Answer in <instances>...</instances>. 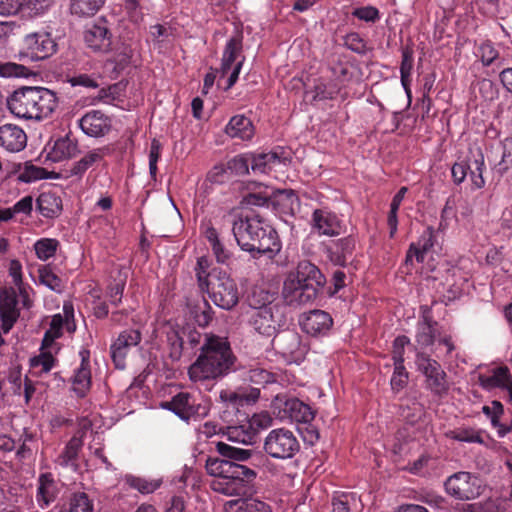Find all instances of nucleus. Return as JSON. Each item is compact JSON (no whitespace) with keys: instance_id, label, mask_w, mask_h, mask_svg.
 <instances>
[{"instance_id":"nucleus-1","label":"nucleus","mask_w":512,"mask_h":512,"mask_svg":"<svg viewBox=\"0 0 512 512\" xmlns=\"http://www.w3.org/2000/svg\"><path fill=\"white\" fill-rule=\"evenodd\" d=\"M236 362L229 342L222 337L205 336L200 348V354L188 369V375L193 382L215 380L229 374Z\"/></svg>"},{"instance_id":"nucleus-2","label":"nucleus","mask_w":512,"mask_h":512,"mask_svg":"<svg viewBox=\"0 0 512 512\" xmlns=\"http://www.w3.org/2000/svg\"><path fill=\"white\" fill-rule=\"evenodd\" d=\"M232 232L242 250L256 252L273 258L281 245L277 232L259 216L239 218L233 221Z\"/></svg>"},{"instance_id":"nucleus-3","label":"nucleus","mask_w":512,"mask_h":512,"mask_svg":"<svg viewBox=\"0 0 512 512\" xmlns=\"http://www.w3.org/2000/svg\"><path fill=\"white\" fill-rule=\"evenodd\" d=\"M7 106L18 118L41 120L52 115L58 106V98L50 89L23 86L7 98Z\"/></svg>"},{"instance_id":"nucleus-4","label":"nucleus","mask_w":512,"mask_h":512,"mask_svg":"<svg viewBox=\"0 0 512 512\" xmlns=\"http://www.w3.org/2000/svg\"><path fill=\"white\" fill-rule=\"evenodd\" d=\"M205 467L209 475L216 477L211 482V489L227 496L244 495L247 484L257 476L255 470L225 458L209 457Z\"/></svg>"},{"instance_id":"nucleus-5","label":"nucleus","mask_w":512,"mask_h":512,"mask_svg":"<svg viewBox=\"0 0 512 512\" xmlns=\"http://www.w3.org/2000/svg\"><path fill=\"white\" fill-rule=\"evenodd\" d=\"M325 283V276L317 266L309 261H302L296 272L290 273L284 281L282 296L290 306L309 304L317 298Z\"/></svg>"},{"instance_id":"nucleus-6","label":"nucleus","mask_w":512,"mask_h":512,"mask_svg":"<svg viewBox=\"0 0 512 512\" xmlns=\"http://www.w3.org/2000/svg\"><path fill=\"white\" fill-rule=\"evenodd\" d=\"M260 296L263 297V302L257 300L256 293L250 298V306L255 309L250 323L260 335L274 337L278 328L285 323L284 314L281 307L273 303V296L269 292L261 291Z\"/></svg>"},{"instance_id":"nucleus-7","label":"nucleus","mask_w":512,"mask_h":512,"mask_svg":"<svg viewBox=\"0 0 512 512\" xmlns=\"http://www.w3.org/2000/svg\"><path fill=\"white\" fill-rule=\"evenodd\" d=\"M162 409L173 412L179 419L185 423L197 421L208 416L210 406L205 401L197 399L188 392H179L171 400L160 403Z\"/></svg>"},{"instance_id":"nucleus-8","label":"nucleus","mask_w":512,"mask_h":512,"mask_svg":"<svg viewBox=\"0 0 512 512\" xmlns=\"http://www.w3.org/2000/svg\"><path fill=\"white\" fill-rule=\"evenodd\" d=\"M263 449L273 459L288 460L300 451V442L293 431L277 428L267 434Z\"/></svg>"},{"instance_id":"nucleus-9","label":"nucleus","mask_w":512,"mask_h":512,"mask_svg":"<svg viewBox=\"0 0 512 512\" xmlns=\"http://www.w3.org/2000/svg\"><path fill=\"white\" fill-rule=\"evenodd\" d=\"M210 299L218 307L230 310L239 301V292L235 281L226 273L213 271L206 283Z\"/></svg>"},{"instance_id":"nucleus-10","label":"nucleus","mask_w":512,"mask_h":512,"mask_svg":"<svg viewBox=\"0 0 512 512\" xmlns=\"http://www.w3.org/2000/svg\"><path fill=\"white\" fill-rule=\"evenodd\" d=\"M56 43L45 31L28 33L21 41L18 52L20 61L34 62L50 57L56 51Z\"/></svg>"},{"instance_id":"nucleus-11","label":"nucleus","mask_w":512,"mask_h":512,"mask_svg":"<svg viewBox=\"0 0 512 512\" xmlns=\"http://www.w3.org/2000/svg\"><path fill=\"white\" fill-rule=\"evenodd\" d=\"M415 363L418 370L425 376L426 387L436 395L447 393L449 385L447 374L440 363L432 359L428 354L418 352Z\"/></svg>"},{"instance_id":"nucleus-12","label":"nucleus","mask_w":512,"mask_h":512,"mask_svg":"<svg viewBox=\"0 0 512 512\" xmlns=\"http://www.w3.org/2000/svg\"><path fill=\"white\" fill-rule=\"evenodd\" d=\"M481 480L478 476L465 471L457 472L445 481L446 492L462 501L473 500L482 493Z\"/></svg>"},{"instance_id":"nucleus-13","label":"nucleus","mask_w":512,"mask_h":512,"mask_svg":"<svg viewBox=\"0 0 512 512\" xmlns=\"http://www.w3.org/2000/svg\"><path fill=\"white\" fill-rule=\"evenodd\" d=\"M273 349L284 358L299 361L304 358L307 349L301 342V336L293 330H284L272 339Z\"/></svg>"},{"instance_id":"nucleus-14","label":"nucleus","mask_w":512,"mask_h":512,"mask_svg":"<svg viewBox=\"0 0 512 512\" xmlns=\"http://www.w3.org/2000/svg\"><path fill=\"white\" fill-rule=\"evenodd\" d=\"M141 341V334L138 330H125L121 332L115 342L111 345V357L118 369L126 367V357L132 347L137 346Z\"/></svg>"},{"instance_id":"nucleus-15","label":"nucleus","mask_w":512,"mask_h":512,"mask_svg":"<svg viewBox=\"0 0 512 512\" xmlns=\"http://www.w3.org/2000/svg\"><path fill=\"white\" fill-rule=\"evenodd\" d=\"M302 330L311 336L326 335L333 326L331 315L323 310H312L300 317Z\"/></svg>"},{"instance_id":"nucleus-16","label":"nucleus","mask_w":512,"mask_h":512,"mask_svg":"<svg viewBox=\"0 0 512 512\" xmlns=\"http://www.w3.org/2000/svg\"><path fill=\"white\" fill-rule=\"evenodd\" d=\"M81 130L90 137H103L111 130L110 118L100 110L87 112L79 120Z\"/></svg>"},{"instance_id":"nucleus-17","label":"nucleus","mask_w":512,"mask_h":512,"mask_svg":"<svg viewBox=\"0 0 512 512\" xmlns=\"http://www.w3.org/2000/svg\"><path fill=\"white\" fill-rule=\"evenodd\" d=\"M111 36L105 23L93 24L85 30L84 41L94 52L106 53L111 50Z\"/></svg>"},{"instance_id":"nucleus-18","label":"nucleus","mask_w":512,"mask_h":512,"mask_svg":"<svg viewBox=\"0 0 512 512\" xmlns=\"http://www.w3.org/2000/svg\"><path fill=\"white\" fill-rule=\"evenodd\" d=\"M27 135L22 128L14 124L0 126V146L10 152H19L26 147Z\"/></svg>"},{"instance_id":"nucleus-19","label":"nucleus","mask_w":512,"mask_h":512,"mask_svg":"<svg viewBox=\"0 0 512 512\" xmlns=\"http://www.w3.org/2000/svg\"><path fill=\"white\" fill-rule=\"evenodd\" d=\"M85 427L79 430L73 437L68 441L64 450L55 460L56 464L61 467H73L74 470H77L78 464V454L83 447V437L85 435Z\"/></svg>"},{"instance_id":"nucleus-20","label":"nucleus","mask_w":512,"mask_h":512,"mask_svg":"<svg viewBox=\"0 0 512 512\" xmlns=\"http://www.w3.org/2000/svg\"><path fill=\"white\" fill-rule=\"evenodd\" d=\"M260 396L258 388L251 389L250 392L242 390L223 389L219 393L221 403L233 409H239L245 404L255 403Z\"/></svg>"},{"instance_id":"nucleus-21","label":"nucleus","mask_w":512,"mask_h":512,"mask_svg":"<svg viewBox=\"0 0 512 512\" xmlns=\"http://www.w3.org/2000/svg\"><path fill=\"white\" fill-rule=\"evenodd\" d=\"M355 239L351 236L332 241L327 247L329 259L339 266H345L352 257Z\"/></svg>"},{"instance_id":"nucleus-22","label":"nucleus","mask_w":512,"mask_h":512,"mask_svg":"<svg viewBox=\"0 0 512 512\" xmlns=\"http://www.w3.org/2000/svg\"><path fill=\"white\" fill-rule=\"evenodd\" d=\"M282 409L285 415L295 422L307 423L315 417V412L311 407L297 398L286 399Z\"/></svg>"},{"instance_id":"nucleus-23","label":"nucleus","mask_w":512,"mask_h":512,"mask_svg":"<svg viewBox=\"0 0 512 512\" xmlns=\"http://www.w3.org/2000/svg\"><path fill=\"white\" fill-rule=\"evenodd\" d=\"M313 227L323 235L334 236L340 233V222L336 215L317 209L313 213Z\"/></svg>"},{"instance_id":"nucleus-24","label":"nucleus","mask_w":512,"mask_h":512,"mask_svg":"<svg viewBox=\"0 0 512 512\" xmlns=\"http://www.w3.org/2000/svg\"><path fill=\"white\" fill-rule=\"evenodd\" d=\"M434 245V231L431 227H428L423 234L420 236L417 243H411L406 254V264L413 261V257L416 258L417 262H424L425 254Z\"/></svg>"},{"instance_id":"nucleus-25","label":"nucleus","mask_w":512,"mask_h":512,"mask_svg":"<svg viewBox=\"0 0 512 512\" xmlns=\"http://www.w3.org/2000/svg\"><path fill=\"white\" fill-rule=\"evenodd\" d=\"M82 361L80 367L77 369L73 380V390L79 397H84L91 386V372L89 368V353L82 351Z\"/></svg>"},{"instance_id":"nucleus-26","label":"nucleus","mask_w":512,"mask_h":512,"mask_svg":"<svg viewBox=\"0 0 512 512\" xmlns=\"http://www.w3.org/2000/svg\"><path fill=\"white\" fill-rule=\"evenodd\" d=\"M225 132L231 138L250 140L254 135V126L249 118L244 115H236L230 119Z\"/></svg>"},{"instance_id":"nucleus-27","label":"nucleus","mask_w":512,"mask_h":512,"mask_svg":"<svg viewBox=\"0 0 512 512\" xmlns=\"http://www.w3.org/2000/svg\"><path fill=\"white\" fill-rule=\"evenodd\" d=\"M17 300L14 296L5 295L0 297V317L1 329L4 333H8L19 317L16 308Z\"/></svg>"},{"instance_id":"nucleus-28","label":"nucleus","mask_w":512,"mask_h":512,"mask_svg":"<svg viewBox=\"0 0 512 512\" xmlns=\"http://www.w3.org/2000/svg\"><path fill=\"white\" fill-rule=\"evenodd\" d=\"M37 209L46 218H55L62 211V200L52 192H43L37 198Z\"/></svg>"},{"instance_id":"nucleus-29","label":"nucleus","mask_w":512,"mask_h":512,"mask_svg":"<svg viewBox=\"0 0 512 512\" xmlns=\"http://www.w3.org/2000/svg\"><path fill=\"white\" fill-rule=\"evenodd\" d=\"M511 377L510 370L507 366L496 367L489 376L480 374L478 376L479 384L486 390L494 388L503 389L507 385V381Z\"/></svg>"},{"instance_id":"nucleus-30","label":"nucleus","mask_w":512,"mask_h":512,"mask_svg":"<svg viewBox=\"0 0 512 512\" xmlns=\"http://www.w3.org/2000/svg\"><path fill=\"white\" fill-rule=\"evenodd\" d=\"M470 155L468 171L470 172L472 188L480 189L485 185L483 178L484 155L480 148L470 150Z\"/></svg>"},{"instance_id":"nucleus-31","label":"nucleus","mask_w":512,"mask_h":512,"mask_svg":"<svg viewBox=\"0 0 512 512\" xmlns=\"http://www.w3.org/2000/svg\"><path fill=\"white\" fill-rule=\"evenodd\" d=\"M108 152H109L108 147L97 148V149H94V150L88 152L79 161L75 162L72 165V167L70 169L71 175L72 176H82L95 163H99L100 161H102L103 157Z\"/></svg>"},{"instance_id":"nucleus-32","label":"nucleus","mask_w":512,"mask_h":512,"mask_svg":"<svg viewBox=\"0 0 512 512\" xmlns=\"http://www.w3.org/2000/svg\"><path fill=\"white\" fill-rule=\"evenodd\" d=\"M241 52L242 38L240 36H234L230 38L225 46L221 67L219 69L222 77L229 72V70L232 67V64L236 61L237 57L240 55Z\"/></svg>"},{"instance_id":"nucleus-33","label":"nucleus","mask_w":512,"mask_h":512,"mask_svg":"<svg viewBox=\"0 0 512 512\" xmlns=\"http://www.w3.org/2000/svg\"><path fill=\"white\" fill-rule=\"evenodd\" d=\"M52 153L56 161L75 157L79 153L78 142L67 135L55 142Z\"/></svg>"},{"instance_id":"nucleus-34","label":"nucleus","mask_w":512,"mask_h":512,"mask_svg":"<svg viewBox=\"0 0 512 512\" xmlns=\"http://www.w3.org/2000/svg\"><path fill=\"white\" fill-rule=\"evenodd\" d=\"M105 3V0H71L70 12L79 18L94 16Z\"/></svg>"},{"instance_id":"nucleus-35","label":"nucleus","mask_w":512,"mask_h":512,"mask_svg":"<svg viewBox=\"0 0 512 512\" xmlns=\"http://www.w3.org/2000/svg\"><path fill=\"white\" fill-rule=\"evenodd\" d=\"M251 169L254 173H267L275 163L280 162L276 152L258 153L249 155Z\"/></svg>"},{"instance_id":"nucleus-36","label":"nucleus","mask_w":512,"mask_h":512,"mask_svg":"<svg viewBox=\"0 0 512 512\" xmlns=\"http://www.w3.org/2000/svg\"><path fill=\"white\" fill-rule=\"evenodd\" d=\"M131 57L132 49L121 43L116 47L112 56L107 59L106 65H112L113 71L119 73L129 65Z\"/></svg>"},{"instance_id":"nucleus-37","label":"nucleus","mask_w":512,"mask_h":512,"mask_svg":"<svg viewBox=\"0 0 512 512\" xmlns=\"http://www.w3.org/2000/svg\"><path fill=\"white\" fill-rule=\"evenodd\" d=\"M216 450L226 460L236 463L247 461L253 454L252 450L237 448L224 442H218L216 444Z\"/></svg>"},{"instance_id":"nucleus-38","label":"nucleus","mask_w":512,"mask_h":512,"mask_svg":"<svg viewBox=\"0 0 512 512\" xmlns=\"http://www.w3.org/2000/svg\"><path fill=\"white\" fill-rule=\"evenodd\" d=\"M332 506L333 512H353L362 505L354 493H339L333 497Z\"/></svg>"},{"instance_id":"nucleus-39","label":"nucleus","mask_w":512,"mask_h":512,"mask_svg":"<svg viewBox=\"0 0 512 512\" xmlns=\"http://www.w3.org/2000/svg\"><path fill=\"white\" fill-rule=\"evenodd\" d=\"M167 343L169 346V358L173 362L179 361L183 355V352L187 349V347H185V343L180 330L171 328L167 332Z\"/></svg>"},{"instance_id":"nucleus-40","label":"nucleus","mask_w":512,"mask_h":512,"mask_svg":"<svg viewBox=\"0 0 512 512\" xmlns=\"http://www.w3.org/2000/svg\"><path fill=\"white\" fill-rule=\"evenodd\" d=\"M39 281L52 291L61 293L64 290V281L56 273L53 272L49 265L39 268Z\"/></svg>"},{"instance_id":"nucleus-41","label":"nucleus","mask_w":512,"mask_h":512,"mask_svg":"<svg viewBox=\"0 0 512 512\" xmlns=\"http://www.w3.org/2000/svg\"><path fill=\"white\" fill-rule=\"evenodd\" d=\"M93 503L85 493H75L60 512H92Z\"/></svg>"},{"instance_id":"nucleus-42","label":"nucleus","mask_w":512,"mask_h":512,"mask_svg":"<svg viewBox=\"0 0 512 512\" xmlns=\"http://www.w3.org/2000/svg\"><path fill=\"white\" fill-rule=\"evenodd\" d=\"M226 505L233 507L238 505L241 512H272L271 507L263 501L256 499H237L231 500Z\"/></svg>"},{"instance_id":"nucleus-43","label":"nucleus","mask_w":512,"mask_h":512,"mask_svg":"<svg viewBox=\"0 0 512 512\" xmlns=\"http://www.w3.org/2000/svg\"><path fill=\"white\" fill-rule=\"evenodd\" d=\"M423 414V406L416 400L400 406V417L409 424H415L420 421Z\"/></svg>"},{"instance_id":"nucleus-44","label":"nucleus","mask_w":512,"mask_h":512,"mask_svg":"<svg viewBox=\"0 0 512 512\" xmlns=\"http://www.w3.org/2000/svg\"><path fill=\"white\" fill-rule=\"evenodd\" d=\"M180 333L184 340L185 347H187V349L190 348L191 350H194L198 346L201 347L204 342L205 336H208L207 334L203 335L190 325L182 327L180 329Z\"/></svg>"},{"instance_id":"nucleus-45","label":"nucleus","mask_w":512,"mask_h":512,"mask_svg":"<svg viewBox=\"0 0 512 512\" xmlns=\"http://www.w3.org/2000/svg\"><path fill=\"white\" fill-rule=\"evenodd\" d=\"M31 74L29 68L24 64L14 62H0V77H28Z\"/></svg>"},{"instance_id":"nucleus-46","label":"nucleus","mask_w":512,"mask_h":512,"mask_svg":"<svg viewBox=\"0 0 512 512\" xmlns=\"http://www.w3.org/2000/svg\"><path fill=\"white\" fill-rule=\"evenodd\" d=\"M413 67V56L412 52L409 49H404L402 52V61L400 66L401 72V83L408 94L410 96V74Z\"/></svg>"},{"instance_id":"nucleus-47","label":"nucleus","mask_w":512,"mask_h":512,"mask_svg":"<svg viewBox=\"0 0 512 512\" xmlns=\"http://www.w3.org/2000/svg\"><path fill=\"white\" fill-rule=\"evenodd\" d=\"M125 482L131 488L136 489L142 494L152 493L160 486L159 481H148L144 478L135 477L131 475L125 477Z\"/></svg>"},{"instance_id":"nucleus-48","label":"nucleus","mask_w":512,"mask_h":512,"mask_svg":"<svg viewBox=\"0 0 512 512\" xmlns=\"http://www.w3.org/2000/svg\"><path fill=\"white\" fill-rule=\"evenodd\" d=\"M59 242L56 239L45 238L38 240L35 245V252L39 259L47 260L56 253Z\"/></svg>"},{"instance_id":"nucleus-49","label":"nucleus","mask_w":512,"mask_h":512,"mask_svg":"<svg viewBox=\"0 0 512 512\" xmlns=\"http://www.w3.org/2000/svg\"><path fill=\"white\" fill-rule=\"evenodd\" d=\"M393 365L394 371L390 380V384L392 391L398 393L407 386L409 380V373L407 372L404 364Z\"/></svg>"},{"instance_id":"nucleus-50","label":"nucleus","mask_w":512,"mask_h":512,"mask_svg":"<svg viewBox=\"0 0 512 512\" xmlns=\"http://www.w3.org/2000/svg\"><path fill=\"white\" fill-rule=\"evenodd\" d=\"M249 155H237L227 162L229 175H246L249 172Z\"/></svg>"},{"instance_id":"nucleus-51","label":"nucleus","mask_w":512,"mask_h":512,"mask_svg":"<svg viewBox=\"0 0 512 512\" xmlns=\"http://www.w3.org/2000/svg\"><path fill=\"white\" fill-rule=\"evenodd\" d=\"M248 379L250 382L261 386H265L276 381L275 375L262 367L250 369L248 371Z\"/></svg>"},{"instance_id":"nucleus-52","label":"nucleus","mask_w":512,"mask_h":512,"mask_svg":"<svg viewBox=\"0 0 512 512\" xmlns=\"http://www.w3.org/2000/svg\"><path fill=\"white\" fill-rule=\"evenodd\" d=\"M435 334L432 324L428 321H424L418 326V333L416 335V342L421 347H427L434 343Z\"/></svg>"},{"instance_id":"nucleus-53","label":"nucleus","mask_w":512,"mask_h":512,"mask_svg":"<svg viewBox=\"0 0 512 512\" xmlns=\"http://www.w3.org/2000/svg\"><path fill=\"white\" fill-rule=\"evenodd\" d=\"M46 173L47 171L44 168L26 163L18 178L19 180L28 183L46 178Z\"/></svg>"},{"instance_id":"nucleus-54","label":"nucleus","mask_w":512,"mask_h":512,"mask_svg":"<svg viewBox=\"0 0 512 512\" xmlns=\"http://www.w3.org/2000/svg\"><path fill=\"white\" fill-rule=\"evenodd\" d=\"M55 364V358L51 352L42 351L38 356L31 359L33 368L40 367L41 372H49Z\"/></svg>"},{"instance_id":"nucleus-55","label":"nucleus","mask_w":512,"mask_h":512,"mask_svg":"<svg viewBox=\"0 0 512 512\" xmlns=\"http://www.w3.org/2000/svg\"><path fill=\"white\" fill-rule=\"evenodd\" d=\"M52 485L50 475L42 474L39 478V487L37 491L38 502H43L44 505H48L52 501V496L48 489Z\"/></svg>"},{"instance_id":"nucleus-56","label":"nucleus","mask_w":512,"mask_h":512,"mask_svg":"<svg viewBox=\"0 0 512 512\" xmlns=\"http://www.w3.org/2000/svg\"><path fill=\"white\" fill-rule=\"evenodd\" d=\"M410 340L406 336H398L393 342L392 360L393 364H404L405 346Z\"/></svg>"},{"instance_id":"nucleus-57","label":"nucleus","mask_w":512,"mask_h":512,"mask_svg":"<svg viewBox=\"0 0 512 512\" xmlns=\"http://www.w3.org/2000/svg\"><path fill=\"white\" fill-rule=\"evenodd\" d=\"M25 9V0H0V15L12 16Z\"/></svg>"},{"instance_id":"nucleus-58","label":"nucleus","mask_w":512,"mask_h":512,"mask_svg":"<svg viewBox=\"0 0 512 512\" xmlns=\"http://www.w3.org/2000/svg\"><path fill=\"white\" fill-rule=\"evenodd\" d=\"M125 283L126 281L124 278H119L118 280H115L113 284L109 285L108 297L112 305L117 306L119 303H121Z\"/></svg>"},{"instance_id":"nucleus-59","label":"nucleus","mask_w":512,"mask_h":512,"mask_svg":"<svg viewBox=\"0 0 512 512\" xmlns=\"http://www.w3.org/2000/svg\"><path fill=\"white\" fill-rule=\"evenodd\" d=\"M345 46L358 54H365L367 51L366 43L357 33H350L345 37Z\"/></svg>"},{"instance_id":"nucleus-60","label":"nucleus","mask_w":512,"mask_h":512,"mask_svg":"<svg viewBox=\"0 0 512 512\" xmlns=\"http://www.w3.org/2000/svg\"><path fill=\"white\" fill-rule=\"evenodd\" d=\"M195 321L201 327L207 326L213 317V311L207 301H203V307L198 306L195 310Z\"/></svg>"},{"instance_id":"nucleus-61","label":"nucleus","mask_w":512,"mask_h":512,"mask_svg":"<svg viewBox=\"0 0 512 512\" xmlns=\"http://www.w3.org/2000/svg\"><path fill=\"white\" fill-rule=\"evenodd\" d=\"M501 174L505 173L512 166V139H505L502 143V156L498 164Z\"/></svg>"},{"instance_id":"nucleus-62","label":"nucleus","mask_w":512,"mask_h":512,"mask_svg":"<svg viewBox=\"0 0 512 512\" xmlns=\"http://www.w3.org/2000/svg\"><path fill=\"white\" fill-rule=\"evenodd\" d=\"M228 439L233 442H239L243 444L251 443L252 435L244 431L243 427H229L227 431Z\"/></svg>"},{"instance_id":"nucleus-63","label":"nucleus","mask_w":512,"mask_h":512,"mask_svg":"<svg viewBox=\"0 0 512 512\" xmlns=\"http://www.w3.org/2000/svg\"><path fill=\"white\" fill-rule=\"evenodd\" d=\"M68 82L71 84V86H82L85 88H98L99 84L92 76L88 74H79L72 76L68 79Z\"/></svg>"},{"instance_id":"nucleus-64","label":"nucleus","mask_w":512,"mask_h":512,"mask_svg":"<svg viewBox=\"0 0 512 512\" xmlns=\"http://www.w3.org/2000/svg\"><path fill=\"white\" fill-rule=\"evenodd\" d=\"M330 70L333 77L340 82L347 81L351 75L348 64L340 61L332 64Z\"/></svg>"}]
</instances>
